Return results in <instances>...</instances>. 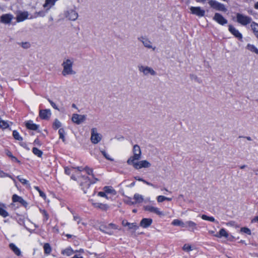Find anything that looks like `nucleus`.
Here are the masks:
<instances>
[{"label": "nucleus", "instance_id": "obj_1", "mask_svg": "<svg viewBox=\"0 0 258 258\" xmlns=\"http://www.w3.org/2000/svg\"><path fill=\"white\" fill-rule=\"evenodd\" d=\"M63 70L62 74L63 76L69 75H75L76 72L73 70V61L70 59H67L62 63Z\"/></svg>", "mask_w": 258, "mask_h": 258}, {"label": "nucleus", "instance_id": "obj_2", "mask_svg": "<svg viewBox=\"0 0 258 258\" xmlns=\"http://www.w3.org/2000/svg\"><path fill=\"white\" fill-rule=\"evenodd\" d=\"M133 152L134 155L131 156L127 161V163L131 165L134 163L135 160H138L141 158V150L140 147L138 145H135L133 147Z\"/></svg>", "mask_w": 258, "mask_h": 258}, {"label": "nucleus", "instance_id": "obj_3", "mask_svg": "<svg viewBox=\"0 0 258 258\" xmlns=\"http://www.w3.org/2000/svg\"><path fill=\"white\" fill-rule=\"evenodd\" d=\"M99 229L104 233L111 235L113 234L112 229H120L118 226L113 223H110L108 225H101L99 226Z\"/></svg>", "mask_w": 258, "mask_h": 258}, {"label": "nucleus", "instance_id": "obj_4", "mask_svg": "<svg viewBox=\"0 0 258 258\" xmlns=\"http://www.w3.org/2000/svg\"><path fill=\"white\" fill-rule=\"evenodd\" d=\"M236 21L242 26H246L247 25L252 23V18L250 17L244 15L242 14H236Z\"/></svg>", "mask_w": 258, "mask_h": 258}, {"label": "nucleus", "instance_id": "obj_5", "mask_svg": "<svg viewBox=\"0 0 258 258\" xmlns=\"http://www.w3.org/2000/svg\"><path fill=\"white\" fill-rule=\"evenodd\" d=\"M80 186L83 190L84 194L87 193V189H88L91 184L90 178L86 176L83 175L81 177Z\"/></svg>", "mask_w": 258, "mask_h": 258}, {"label": "nucleus", "instance_id": "obj_6", "mask_svg": "<svg viewBox=\"0 0 258 258\" xmlns=\"http://www.w3.org/2000/svg\"><path fill=\"white\" fill-rule=\"evenodd\" d=\"M208 3L211 8L216 10L223 12H226L227 10L224 4L215 0H209Z\"/></svg>", "mask_w": 258, "mask_h": 258}, {"label": "nucleus", "instance_id": "obj_7", "mask_svg": "<svg viewBox=\"0 0 258 258\" xmlns=\"http://www.w3.org/2000/svg\"><path fill=\"white\" fill-rule=\"evenodd\" d=\"M102 136L97 133L96 128L91 129V140L92 143L96 144L98 143L101 140Z\"/></svg>", "mask_w": 258, "mask_h": 258}, {"label": "nucleus", "instance_id": "obj_8", "mask_svg": "<svg viewBox=\"0 0 258 258\" xmlns=\"http://www.w3.org/2000/svg\"><path fill=\"white\" fill-rule=\"evenodd\" d=\"M138 68L139 71L142 72L145 76L149 74L152 76H155L156 75V72L152 68L148 66L144 67L143 66H139Z\"/></svg>", "mask_w": 258, "mask_h": 258}, {"label": "nucleus", "instance_id": "obj_9", "mask_svg": "<svg viewBox=\"0 0 258 258\" xmlns=\"http://www.w3.org/2000/svg\"><path fill=\"white\" fill-rule=\"evenodd\" d=\"M134 167L137 169L142 168H148L151 166V164L147 160H142L139 162H135L132 163Z\"/></svg>", "mask_w": 258, "mask_h": 258}, {"label": "nucleus", "instance_id": "obj_10", "mask_svg": "<svg viewBox=\"0 0 258 258\" xmlns=\"http://www.w3.org/2000/svg\"><path fill=\"white\" fill-rule=\"evenodd\" d=\"M86 118V116L85 115L73 114L72 117V120L74 123L77 124H80L85 120Z\"/></svg>", "mask_w": 258, "mask_h": 258}, {"label": "nucleus", "instance_id": "obj_11", "mask_svg": "<svg viewBox=\"0 0 258 258\" xmlns=\"http://www.w3.org/2000/svg\"><path fill=\"white\" fill-rule=\"evenodd\" d=\"M51 115V112L49 109H41L39 110V115L42 119L48 120L50 117Z\"/></svg>", "mask_w": 258, "mask_h": 258}, {"label": "nucleus", "instance_id": "obj_12", "mask_svg": "<svg viewBox=\"0 0 258 258\" xmlns=\"http://www.w3.org/2000/svg\"><path fill=\"white\" fill-rule=\"evenodd\" d=\"M213 20L221 25H224L228 22L227 20L221 14L218 13L215 14Z\"/></svg>", "mask_w": 258, "mask_h": 258}, {"label": "nucleus", "instance_id": "obj_13", "mask_svg": "<svg viewBox=\"0 0 258 258\" xmlns=\"http://www.w3.org/2000/svg\"><path fill=\"white\" fill-rule=\"evenodd\" d=\"M138 39L140 41H141L143 43L144 46L145 47H147L148 48H152L153 50H154L155 49L156 47L152 46V42L149 39H148L144 36H141V37H138Z\"/></svg>", "mask_w": 258, "mask_h": 258}, {"label": "nucleus", "instance_id": "obj_14", "mask_svg": "<svg viewBox=\"0 0 258 258\" xmlns=\"http://www.w3.org/2000/svg\"><path fill=\"white\" fill-rule=\"evenodd\" d=\"M66 16L69 20L75 21L78 17V14L75 10L70 9L67 11Z\"/></svg>", "mask_w": 258, "mask_h": 258}, {"label": "nucleus", "instance_id": "obj_15", "mask_svg": "<svg viewBox=\"0 0 258 258\" xmlns=\"http://www.w3.org/2000/svg\"><path fill=\"white\" fill-rule=\"evenodd\" d=\"M190 10L192 14L196 15L199 17H203L205 15V10L202 9L199 7H191L190 8Z\"/></svg>", "mask_w": 258, "mask_h": 258}, {"label": "nucleus", "instance_id": "obj_16", "mask_svg": "<svg viewBox=\"0 0 258 258\" xmlns=\"http://www.w3.org/2000/svg\"><path fill=\"white\" fill-rule=\"evenodd\" d=\"M12 201L14 203H19L21 205L26 208L28 206L27 202L25 201L21 197L18 196L16 194H14L12 196Z\"/></svg>", "mask_w": 258, "mask_h": 258}, {"label": "nucleus", "instance_id": "obj_17", "mask_svg": "<svg viewBox=\"0 0 258 258\" xmlns=\"http://www.w3.org/2000/svg\"><path fill=\"white\" fill-rule=\"evenodd\" d=\"M13 18V16L11 14H3L0 17V21L2 23L8 24L11 23Z\"/></svg>", "mask_w": 258, "mask_h": 258}, {"label": "nucleus", "instance_id": "obj_18", "mask_svg": "<svg viewBox=\"0 0 258 258\" xmlns=\"http://www.w3.org/2000/svg\"><path fill=\"white\" fill-rule=\"evenodd\" d=\"M146 211L154 213L159 216H163L164 214L162 212L160 211L157 207H154L150 205H147L144 207Z\"/></svg>", "mask_w": 258, "mask_h": 258}, {"label": "nucleus", "instance_id": "obj_19", "mask_svg": "<svg viewBox=\"0 0 258 258\" xmlns=\"http://www.w3.org/2000/svg\"><path fill=\"white\" fill-rule=\"evenodd\" d=\"M229 31L238 40H241L242 39V34L239 32V31L234 27L232 25H229Z\"/></svg>", "mask_w": 258, "mask_h": 258}, {"label": "nucleus", "instance_id": "obj_20", "mask_svg": "<svg viewBox=\"0 0 258 258\" xmlns=\"http://www.w3.org/2000/svg\"><path fill=\"white\" fill-rule=\"evenodd\" d=\"M25 126L27 129L32 131H37L38 132H40L38 131L39 125L34 123L33 121L29 120L25 122Z\"/></svg>", "mask_w": 258, "mask_h": 258}, {"label": "nucleus", "instance_id": "obj_21", "mask_svg": "<svg viewBox=\"0 0 258 258\" xmlns=\"http://www.w3.org/2000/svg\"><path fill=\"white\" fill-rule=\"evenodd\" d=\"M185 228H187L188 230L191 232H194L195 230L198 229L197 224L192 221H186Z\"/></svg>", "mask_w": 258, "mask_h": 258}, {"label": "nucleus", "instance_id": "obj_22", "mask_svg": "<svg viewBox=\"0 0 258 258\" xmlns=\"http://www.w3.org/2000/svg\"><path fill=\"white\" fill-rule=\"evenodd\" d=\"M153 220L151 218H143L140 222V226L144 228L149 227L152 223Z\"/></svg>", "mask_w": 258, "mask_h": 258}, {"label": "nucleus", "instance_id": "obj_23", "mask_svg": "<svg viewBox=\"0 0 258 258\" xmlns=\"http://www.w3.org/2000/svg\"><path fill=\"white\" fill-rule=\"evenodd\" d=\"M122 224L123 226H127L129 229H133L136 230L139 228V226L136 223H130L126 220H123L122 221Z\"/></svg>", "mask_w": 258, "mask_h": 258}, {"label": "nucleus", "instance_id": "obj_24", "mask_svg": "<svg viewBox=\"0 0 258 258\" xmlns=\"http://www.w3.org/2000/svg\"><path fill=\"white\" fill-rule=\"evenodd\" d=\"M29 14L27 11L21 12L17 16V21L20 22L24 21L28 18Z\"/></svg>", "mask_w": 258, "mask_h": 258}, {"label": "nucleus", "instance_id": "obj_25", "mask_svg": "<svg viewBox=\"0 0 258 258\" xmlns=\"http://www.w3.org/2000/svg\"><path fill=\"white\" fill-rule=\"evenodd\" d=\"M55 3L53 0H45L43 7L46 9V11L48 12V10L55 5Z\"/></svg>", "mask_w": 258, "mask_h": 258}, {"label": "nucleus", "instance_id": "obj_26", "mask_svg": "<svg viewBox=\"0 0 258 258\" xmlns=\"http://www.w3.org/2000/svg\"><path fill=\"white\" fill-rule=\"evenodd\" d=\"M9 247L17 256L21 255V251L20 249L13 243L9 244Z\"/></svg>", "mask_w": 258, "mask_h": 258}, {"label": "nucleus", "instance_id": "obj_27", "mask_svg": "<svg viewBox=\"0 0 258 258\" xmlns=\"http://www.w3.org/2000/svg\"><path fill=\"white\" fill-rule=\"evenodd\" d=\"M228 233L224 228L221 229L219 232V233L215 235L216 237L219 238L224 237L225 238H227L228 237Z\"/></svg>", "mask_w": 258, "mask_h": 258}, {"label": "nucleus", "instance_id": "obj_28", "mask_svg": "<svg viewBox=\"0 0 258 258\" xmlns=\"http://www.w3.org/2000/svg\"><path fill=\"white\" fill-rule=\"evenodd\" d=\"M250 27L255 36L258 38V24L254 22H252Z\"/></svg>", "mask_w": 258, "mask_h": 258}, {"label": "nucleus", "instance_id": "obj_29", "mask_svg": "<svg viewBox=\"0 0 258 258\" xmlns=\"http://www.w3.org/2000/svg\"><path fill=\"white\" fill-rule=\"evenodd\" d=\"M172 224L174 226H180L182 228L185 227V222H183V221L179 219H174L172 222Z\"/></svg>", "mask_w": 258, "mask_h": 258}, {"label": "nucleus", "instance_id": "obj_30", "mask_svg": "<svg viewBox=\"0 0 258 258\" xmlns=\"http://www.w3.org/2000/svg\"><path fill=\"white\" fill-rule=\"evenodd\" d=\"M93 204L94 207L100 209L102 210H107L109 207L107 204L102 203H93Z\"/></svg>", "mask_w": 258, "mask_h": 258}, {"label": "nucleus", "instance_id": "obj_31", "mask_svg": "<svg viewBox=\"0 0 258 258\" xmlns=\"http://www.w3.org/2000/svg\"><path fill=\"white\" fill-rule=\"evenodd\" d=\"M74 253H75V251L73 250V249L71 247L67 248L61 251V253L63 255H66L67 256H70L72 255Z\"/></svg>", "mask_w": 258, "mask_h": 258}, {"label": "nucleus", "instance_id": "obj_32", "mask_svg": "<svg viewBox=\"0 0 258 258\" xmlns=\"http://www.w3.org/2000/svg\"><path fill=\"white\" fill-rule=\"evenodd\" d=\"M43 249L44 251V253L47 255L49 254L52 250L51 247L48 243H44L43 245Z\"/></svg>", "mask_w": 258, "mask_h": 258}, {"label": "nucleus", "instance_id": "obj_33", "mask_svg": "<svg viewBox=\"0 0 258 258\" xmlns=\"http://www.w3.org/2000/svg\"><path fill=\"white\" fill-rule=\"evenodd\" d=\"M134 199L135 200L136 204V203H141L143 202L144 200L143 197L139 194H135L134 196Z\"/></svg>", "mask_w": 258, "mask_h": 258}, {"label": "nucleus", "instance_id": "obj_34", "mask_svg": "<svg viewBox=\"0 0 258 258\" xmlns=\"http://www.w3.org/2000/svg\"><path fill=\"white\" fill-rule=\"evenodd\" d=\"M246 48L249 51L255 52L256 54H258V49H257L254 45L248 44L246 46Z\"/></svg>", "mask_w": 258, "mask_h": 258}, {"label": "nucleus", "instance_id": "obj_35", "mask_svg": "<svg viewBox=\"0 0 258 258\" xmlns=\"http://www.w3.org/2000/svg\"><path fill=\"white\" fill-rule=\"evenodd\" d=\"M32 152L34 155H35L36 156H37L39 157H41V156L43 154L42 151L36 147L33 148Z\"/></svg>", "mask_w": 258, "mask_h": 258}, {"label": "nucleus", "instance_id": "obj_36", "mask_svg": "<svg viewBox=\"0 0 258 258\" xmlns=\"http://www.w3.org/2000/svg\"><path fill=\"white\" fill-rule=\"evenodd\" d=\"M85 171L86 172L87 174L91 175L92 178H96L93 173V170L92 168H91L88 166H86L85 167Z\"/></svg>", "mask_w": 258, "mask_h": 258}, {"label": "nucleus", "instance_id": "obj_37", "mask_svg": "<svg viewBox=\"0 0 258 258\" xmlns=\"http://www.w3.org/2000/svg\"><path fill=\"white\" fill-rule=\"evenodd\" d=\"M103 190L107 194H114L115 190L110 186H105L103 187Z\"/></svg>", "mask_w": 258, "mask_h": 258}, {"label": "nucleus", "instance_id": "obj_38", "mask_svg": "<svg viewBox=\"0 0 258 258\" xmlns=\"http://www.w3.org/2000/svg\"><path fill=\"white\" fill-rule=\"evenodd\" d=\"M61 126V123L59 121V120L56 118L55 119L54 122L52 125L53 128L54 130H57L58 128H59Z\"/></svg>", "mask_w": 258, "mask_h": 258}, {"label": "nucleus", "instance_id": "obj_39", "mask_svg": "<svg viewBox=\"0 0 258 258\" xmlns=\"http://www.w3.org/2000/svg\"><path fill=\"white\" fill-rule=\"evenodd\" d=\"M13 136L15 140L20 141L23 140V138L19 135V133L16 130H14L13 132Z\"/></svg>", "mask_w": 258, "mask_h": 258}, {"label": "nucleus", "instance_id": "obj_40", "mask_svg": "<svg viewBox=\"0 0 258 258\" xmlns=\"http://www.w3.org/2000/svg\"><path fill=\"white\" fill-rule=\"evenodd\" d=\"M58 134H59V139H61L62 141L63 142H64V141H65V137H64L65 131H64V130L63 128H60L58 130Z\"/></svg>", "mask_w": 258, "mask_h": 258}, {"label": "nucleus", "instance_id": "obj_41", "mask_svg": "<svg viewBox=\"0 0 258 258\" xmlns=\"http://www.w3.org/2000/svg\"><path fill=\"white\" fill-rule=\"evenodd\" d=\"M0 216L6 218L9 216L8 212L4 208L0 207Z\"/></svg>", "mask_w": 258, "mask_h": 258}, {"label": "nucleus", "instance_id": "obj_42", "mask_svg": "<svg viewBox=\"0 0 258 258\" xmlns=\"http://www.w3.org/2000/svg\"><path fill=\"white\" fill-rule=\"evenodd\" d=\"M240 232L247 234V235H250L251 234V230L247 227H242L240 229Z\"/></svg>", "mask_w": 258, "mask_h": 258}, {"label": "nucleus", "instance_id": "obj_43", "mask_svg": "<svg viewBox=\"0 0 258 258\" xmlns=\"http://www.w3.org/2000/svg\"><path fill=\"white\" fill-rule=\"evenodd\" d=\"M9 127V124L7 121L0 120V127L3 129L7 128Z\"/></svg>", "mask_w": 258, "mask_h": 258}, {"label": "nucleus", "instance_id": "obj_44", "mask_svg": "<svg viewBox=\"0 0 258 258\" xmlns=\"http://www.w3.org/2000/svg\"><path fill=\"white\" fill-rule=\"evenodd\" d=\"M18 44L20 45L24 49H28L31 46L30 43L28 42H21L19 43Z\"/></svg>", "mask_w": 258, "mask_h": 258}, {"label": "nucleus", "instance_id": "obj_45", "mask_svg": "<svg viewBox=\"0 0 258 258\" xmlns=\"http://www.w3.org/2000/svg\"><path fill=\"white\" fill-rule=\"evenodd\" d=\"M17 178L19 180V181L20 182H21L23 184H24V185L29 184V181L27 180L22 178L20 176H18L17 177Z\"/></svg>", "mask_w": 258, "mask_h": 258}, {"label": "nucleus", "instance_id": "obj_46", "mask_svg": "<svg viewBox=\"0 0 258 258\" xmlns=\"http://www.w3.org/2000/svg\"><path fill=\"white\" fill-rule=\"evenodd\" d=\"M47 12L45 11H40L39 12H36L35 13V17H44L45 16V14H46V13Z\"/></svg>", "mask_w": 258, "mask_h": 258}, {"label": "nucleus", "instance_id": "obj_47", "mask_svg": "<svg viewBox=\"0 0 258 258\" xmlns=\"http://www.w3.org/2000/svg\"><path fill=\"white\" fill-rule=\"evenodd\" d=\"M101 152L102 153L103 156L107 160L109 161H113V159L110 157V156L109 154H108L104 150L101 151Z\"/></svg>", "mask_w": 258, "mask_h": 258}, {"label": "nucleus", "instance_id": "obj_48", "mask_svg": "<svg viewBox=\"0 0 258 258\" xmlns=\"http://www.w3.org/2000/svg\"><path fill=\"white\" fill-rule=\"evenodd\" d=\"M47 100L48 101V102L50 103V104H51V106L55 109L57 110H58L59 111V108L57 107V106H56V105L55 104V103L54 102H53L51 100H50V99L48 98L47 99Z\"/></svg>", "mask_w": 258, "mask_h": 258}, {"label": "nucleus", "instance_id": "obj_49", "mask_svg": "<svg viewBox=\"0 0 258 258\" xmlns=\"http://www.w3.org/2000/svg\"><path fill=\"white\" fill-rule=\"evenodd\" d=\"M40 211L41 212V213H42V214L43 215V216L44 217V221H46L49 218L48 214H47V212L44 210H41Z\"/></svg>", "mask_w": 258, "mask_h": 258}, {"label": "nucleus", "instance_id": "obj_50", "mask_svg": "<svg viewBox=\"0 0 258 258\" xmlns=\"http://www.w3.org/2000/svg\"><path fill=\"white\" fill-rule=\"evenodd\" d=\"M190 78L191 80H194L195 81H197L199 83H201V80L196 75H190Z\"/></svg>", "mask_w": 258, "mask_h": 258}, {"label": "nucleus", "instance_id": "obj_51", "mask_svg": "<svg viewBox=\"0 0 258 258\" xmlns=\"http://www.w3.org/2000/svg\"><path fill=\"white\" fill-rule=\"evenodd\" d=\"M166 197L163 196H159L157 197V201L158 203H161L165 201Z\"/></svg>", "mask_w": 258, "mask_h": 258}, {"label": "nucleus", "instance_id": "obj_52", "mask_svg": "<svg viewBox=\"0 0 258 258\" xmlns=\"http://www.w3.org/2000/svg\"><path fill=\"white\" fill-rule=\"evenodd\" d=\"M182 248H183V250H185V251H187L191 250V246L189 245H187V244H184L183 245Z\"/></svg>", "mask_w": 258, "mask_h": 258}, {"label": "nucleus", "instance_id": "obj_53", "mask_svg": "<svg viewBox=\"0 0 258 258\" xmlns=\"http://www.w3.org/2000/svg\"><path fill=\"white\" fill-rule=\"evenodd\" d=\"M74 220L77 221L78 224H79L81 221V218L77 215H74Z\"/></svg>", "mask_w": 258, "mask_h": 258}, {"label": "nucleus", "instance_id": "obj_54", "mask_svg": "<svg viewBox=\"0 0 258 258\" xmlns=\"http://www.w3.org/2000/svg\"><path fill=\"white\" fill-rule=\"evenodd\" d=\"M64 172L67 175H70L72 172V168L66 167L64 168Z\"/></svg>", "mask_w": 258, "mask_h": 258}, {"label": "nucleus", "instance_id": "obj_55", "mask_svg": "<svg viewBox=\"0 0 258 258\" xmlns=\"http://www.w3.org/2000/svg\"><path fill=\"white\" fill-rule=\"evenodd\" d=\"M98 196H99V197H104V198H105L106 199H108V197L106 195V192H105L104 191V192L103 191H99L98 193Z\"/></svg>", "mask_w": 258, "mask_h": 258}, {"label": "nucleus", "instance_id": "obj_56", "mask_svg": "<svg viewBox=\"0 0 258 258\" xmlns=\"http://www.w3.org/2000/svg\"><path fill=\"white\" fill-rule=\"evenodd\" d=\"M144 183L148 185H150V186H151L154 188H157V185H155L151 182H149L145 180H144V182H143Z\"/></svg>", "mask_w": 258, "mask_h": 258}, {"label": "nucleus", "instance_id": "obj_57", "mask_svg": "<svg viewBox=\"0 0 258 258\" xmlns=\"http://www.w3.org/2000/svg\"><path fill=\"white\" fill-rule=\"evenodd\" d=\"M33 144L34 145H37L39 146H40L41 145V143L38 138L34 140Z\"/></svg>", "mask_w": 258, "mask_h": 258}, {"label": "nucleus", "instance_id": "obj_58", "mask_svg": "<svg viewBox=\"0 0 258 258\" xmlns=\"http://www.w3.org/2000/svg\"><path fill=\"white\" fill-rule=\"evenodd\" d=\"M99 181V179L98 178H93L92 180L90 179L91 184L95 183L97 181Z\"/></svg>", "mask_w": 258, "mask_h": 258}, {"label": "nucleus", "instance_id": "obj_59", "mask_svg": "<svg viewBox=\"0 0 258 258\" xmlns=\"http://www.w3.org/2000/svg\"><path fill=\"white\" fill-rule=\"evenodd\" d=\"M210 217V216H208L206 215H202L201 216V218L202 219H203L204 220H207V221H209Z\"/></svg>", "mask_w": 258, "mask_h": 258}, {"label": "nucleus", "instance_id": "obj_60", "mask_svg": "<svg viewBox=\"0 0 258 258\" xmlns=\"http://www.w3.org/2000/svg\"><path fill=\"white\" fill-rule=\"evenodd\" d=\"M39 195H40V197H41L43 199H45L46 198V195L41 190L39 191Z\"/></svg>", "mask_w": 258, "mask_h": 258}, {"label": "nucleus", "instance_id": "obj_61", "mask_svg": "<svg viewBox=\"0 0 258 258\" xmlns=\"http://www.w3.org/2000/svg\"><path fill=\"white\" fill-rule=\"evenodd\" d=\"M126 203L130 205L136 204V202L132 201L131 198H129L128 200L127 201Z\"/></svg>", "mask_w": 258, "mask_h": 258}, {"label": "nucleus", "instance_id": "obj_62", "mask_svg": "<svg viewBox=\"0 0 258 258\" xmlns=\"http://www.w3.org/2000/svg\"><path fill=\"white\" fill-rule=\"evenodd\" d=\"M134 178L138 181L144 182V180L143 178L140 177L139 176H135Z\"/></svg>", "mask_w": 258, "mask_h": 258}, {"label": "nucleus", "instance_id": "obj_63", "mask_svg": "<svg viewBox=\"0 0 258 258\" xmlns=\"http://www.w3.org/2000/svg\"><path fill=\"white\" fill-rule=\"evenodd\" d=\"M11 159L14 162L20 163V161L16 157H15L14 156L11 158Z\"/></svg>", "mask_w": 258, "mask_h": 258}, {"label": "nucleus", "instance_id": "obj_64", "mask_svg": "<svg viewBox=\"0 0 258 258\" xmlns=\"http://www.w3.org/2000/svg\"><path fill=\"white\" fill-rule=\"evenodd\" d=\"M251 222L252 223H254V222L258 223V216H256L254 218H253L252 220H251Z\"/></svg>", "mask_w": 258, "mask_h": 258}]
</instances>
